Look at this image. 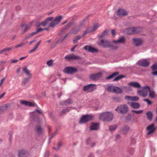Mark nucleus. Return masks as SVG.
I'll list each match as a JSON object with an SVG mask.
<instances>
[{
  "instance_id": "obj_1",
  "label": "nucleus",
  "mask_w": 157,
  "mask_h": 157,
  "mask_svg": "<svg viewBox=\"0 0 157 157\" xmlns=\"http://www.w3.org/2000/svg\"><path fill=\"white\" fill-rule=\"evenodd\" d=\"M113 114L110 112H105L100 114L99 118L103 121H111L113 119Z\"/></svg>"
},
{
  "instance_id": "obj_2",
  "label": "nucleus",
  "mask_w": 157,
  "mask_h": 157,
  "mask_svg": "<svg viewBox=\"0 0 157 157\" xmlns=\"http://www.w3.org/2000/svg\"><path fill=\"white\" fill-rule=\"evenodd\" d=\"M116 111L121 114H124L127 113L128 110V106L126 104L121 105L120 106L117 107L115 109Z\"/></svg>"
},
{
  "instance_id": "obj_3",
  "label": "nucleus",
  "mask_w": 157,
  "mask_h": 157,
  "mask_svg": "<svg viewBox=\"0 0 157 157\" xmlns=\"http://www.w3.org/2000/svg\"><path fill=\"white\" fill-rule=\"evenodd\" d=\"M78 71L77 68L72 67H67L64 68L63 72L68 74L72 75Z\"/></svg>"
},
{
  "instance_id": "obj_4",
  "label": "nucleus",
  "mask_w": 157,
  "mask_h": 157,
  "mask_svg": "<svg viewBox=\"0 0 157 157\" xmlns=\"http://www.w3.org/2000/svg\"><path fill=\"white\" fill-rule=\"evenodd\" d=\"M96 89V85L94 84H90L83 86L82 90L84 92H91Z\"/></svg>"
},
{
  "instance_id": "obj_5",
  "label": "nucleus",
  "mask_w": 157,
  "mask_h": 157,
  "mask_svg": "<svg viewBox=\"0 0 157 157\" xmlns=\"http://www.w3.org/2000/svg\"><path fill=\"white\" fill-rule=\"evenodd\" d=\"M62 19V17L61 15L57 16L55 19L53 20L50 24L48 27H51L53 28L56 25H58Z\"/></svg>"
},
{
  "instance_id": "obj_6",
  "label": "nucleus",
  "mask_w": 157,
  "mask_h": 157,
  "mask_svg": "<svg viewBox=\"0 0 157 157\" xmlns=\"http://www.w3.org/2000/svg\"><path fill=\"white\" fill-rule=\"evenodd\" d=\"M93 117L92 115H83L80 118L79 123L80 124H85L86 122L92 120Z\"/></svg>"
},
{
  "instance_id": "obj_7",
  "label": "nucleus",
  "mask_w": 157,
  "mask_h": 157,
  "mask_svg": "<svg viewBox=\"0 0 157 157\" xmlns=\"http://www.w3.org/2000/svg\"><path fill=\"white\" fill-rule=\"evenodd\" d=\"M150 90V87L148 86H146L143 87L142 90L138 91V94L139 95L141 96L144 97H145L147 95V91Z\"/></svg>"
},
{
  "instance_id": "obj_8",
  "label": "nucleus",
  "mask_w": 157,
  "mask_h": 157,
  "mask_svg": "<svg viewBox=\"0 0 157 157\" xmlns=\"http://www.w3.org/2000/svg\"><path fill=\"white\" fill-rule=\"evenodd\" d=\"M140 31V29L138 27H131L128 29L126 30V32L129 34L138 33Z\"/></svg>"
},
{
  "instance_id": "obj_9",
  "label": "nucleus",
  "mask_w": 157,
  "mask_h": 157,
  "mask_svg": "<svg viewBox=\"0 0 157 157\" xmlns=\"http://www.w3.org/2000/svg\"><path fill=\"white\" fill-rule=\"evenodd\" d=\"M36 113L39 114L43 115V112L41 110L38 109L35 110L32 113V115H31L32 118L35 121L36 119L37 120H39V116L36 114Z\"/></svg>"
},
{
  "instance_id": "obj_10",
  "label": "nucleus",
  "mask_w": 157,
  "mask_h": 157,
  "mask_svg": "<svg viewBox=\"0 0 157 157\" xmlns=\"http://www.w3.org/2000/svg\"><path fill=\"white\" fill-rule=\"evenodd\" d=\"M137 64L144 67H147L149 66V63L146 59H142L137 62Z\"/></svg>"
},
{
  "instance_id": "obj_11",
  "label": "nucleus",
  "mask_w": 157,
  "mask_h": 157,
  "mask_svg": "<svg viewBox=\"0 0 157 157\" xmlns=\"http://www.w3.org/2000/svg\"><path fill=\"white\" fill-rule=\"evenodd\" d=\"M64 58L67 61L71 60H79L81 59V57L78 56H75L72 54L71 55L66 56Z\"/></svg>"
},
{
  "instance_id": "obj_12",
  "label": "nucleus",
  "mask_w": 157,
  "mask_h": 157,
  "mask_svg": "<svg viewBox=\"0 0 157 157\" xmlns=\"http://www.w3.org/2000/svg\"><path fill=\"white\" fill-rule=\"evenodd\" d=\"M102 75V73L101 72H99L95 74H92L90 76V78L92 80H96L101 78Z\"/></svg>"
},
{
  "instance_id": "obj_13",
  "label": "nucleus",
  "mask_w": 157,
  "mask_h": 157,
  "mask_svg": "<svg viewBox=\"0 0 157 157\" xmlns=\"http://www.w3.org/2000/svg\"><path fill=\"white\" fill-rule=\"evenodd\" d=\"M132 41L133 44L137 46L141 45L143 43L142 40L139 38H133Z\"/></svg>"
},
{
  "instance_id": "obj_14",
  "label": "nucleus",
  "mask_w": 157,
  "mask_h": 157,
  "mask_svg": "<svg viewBox=\"0 0 157 157\" xmlns=\"http://www.w3.org/2000/svg\"><path fill=\"white\" fill-rule=\"evenodd\" d=\"M84 49L92 53L97 52H98V50L97 49L88 45L85 46L84 47Z\"/></svg>"
},
{
  "instance_id": "obj_15",
  "label": "nucleus",
  "mask_w": 157,
  "mask_h": 157,
  "mask_svg": "<svg viewBox=\"0 0 157 157\" xmlns=\"http://www.w3.org/2000/svg\"><path fill=\"white\" fill-rule=\"evenodd\" d=\"M99 45L102 46L103 47L107 48L108 47L107 46L108 45H110V44L108 41L106 40H102L101 41L98 43Z\"/></svg>"
},
{
  "instance_id": "obj_16",
  "label": "nucleus",
  "mask_w": 157,
  "mask_h": 157,
  "mask_svg": "<svg viewBox=\"0 0 157 157\" xmlns=\"http://www.w3.org/2000/svg\"><path fill=\"white\" fill-rule=\"evenodd\" d=\"M147 130L149 131L147 133V135H149L153 133L155 130V128L154 127V125L152 124L148 126L147 128Z\"/></svg>"
},
{
  "instance_id": "obj_17",
  "label": "nucleus",
  "mask_w": 157,
  "mask_h": 157,
  "mask_svg": "<svg viewBox=\"0 0 157 157\" xmlns=\"http://www.w3.org/2000/svg\"><path fill=\"white\" fill-rule=\"evenodd\" d=\"M18 157H27L29 154L27 151L24 150H21L18 152Z\"/></svg>"
},
{
  "instance_id": "obj_18",
  "label": "nucleus",
  "mask_w": 157,
  "mask_h": 157,
  "mask_svg": "<svg viewBox=\"0 0 157 157\" xmlns=\"http://www.w3.org/2000/svg\"><path fill=\"white\" fill-rule=\"evenodd\" d=\"M118 16L122 17L127 15V12L124 10L122 9H119L117 12Z\"/></svg>"
},
{
  "instance_id": "obj_19",
  "label": "nucleus",
  "mask_w": 157,
  "mask_h": 157,
  "mask_svg": "<svg viewBox=\"0 0 157 157\" xmlns=\"http://www.w3.org/2000/svg\"><path fill=\"white\" fill-rule=\"evenodd\" d=\"M35 131L39 135L42 134L44 131V129L40 125H37L35 127Z\"/></svg>"
},
{
  "instance_id": "obj_20",
  "label": "nucleus",
  "mask_w": 157,
  "mask_h": 157,
  "mask_svg": "<svg viewBox=\"0 0 157 157\" xmlns=\"http://www.w3.org/2000/svg\"><path fill=\"white\" fill-rule=\"evenodd\" d=\"M53 18L52 17H48L45 19V20L41 22V25L43 26H45L49 24V22L52 20Z\"/></svg>"
},
{
  "instance_id": "obj_21",
  "label": "nucleus",
  "mask_w": 157,
  "mask_h": 157,
  "mask_svg": "<svg viewBox=\"0 0 157 157\" xmlns=\"http://www.w3.org/2000/svg\"><path fill=\"white\" fill-rule=\"evenodd\" d=\"M99 128V125L98 123H92L90 126V130H98Z\"/></svg>"
},
{
  "instance_id": "obj_22",
  "label": "nucleus",
  "mask_w": 157,
  "mask_h": 157,
  "mask_svg": "<svg viewBox=\"0 0 157 157\" xmlns=\"http://www.w3.org/2000/svg\"><path fill=\"white\" fill-rule=\"evenodd\" d=\"M20 103L22 105H27L30 107H33L35 106L36 104L31 102L27 101L21 100L20 101Z\"/></svg>"
},
{
  "instance_id": "obj_23",
  "label": "nucleus",
  "mask_w": 157,
  "mask_h": 157,
  "mask_svg": "<svg viewBox=\"0 0 157 157\" xmlns=\"http://www.w3.org/2000/svg\"><path fill=\"white\" fill-rule=\"evenodd\" d=\"M128 104L132 108L135 109H138L140 107V104L137 102H128Z\"/></svg>"
},
{
  "instance_id": "obj_24",
  "label": "nucleus",
  "mask_w": 157,
  "mask_h": 157,
  "mask_svg": "<svg viewBox=\"0 0 157 157\" xmlns=\"http://www.w3.org/2000/svg\"><path fill=\"white\" fill-rule=\"evenodd\" d=\"M129 130V127L127 125H124L120 130V132L123 134H127Z\"/></svg>"
},
{
  "instance_id": "obj_25",
  "label": "nucleus",
  "mask_w": 157,
  "mask_h": 157,
  "mask_svg": "<svg viewBox=\"0 0 157 157\" xmlns=\"http://www.w3.org/2000/svg\"><path fill=\"white\" fill-rule=\"evenodd\" d=\"M125 99L127 100L131 101H136L139 100V98L137 96L131 97L126 96L125 97Z\"/></svg>"
},
{
  "instance_id": "obj_26",
  "label": "nucleus",
  "mask_w": 157,
  "mask_h": 157,
  "mask_svg": "<svg viewBox=\"0 0 157 157\" xmlns=\"http://www.w3.org/2000/svg\"><path fill=\"white\" fill-rule=\"evenodd\" d=\"M72 103V100L71 99H68L67 100L63 101L60 102V105H68Z\"/></svg>"
},
{
  "instance_id": "obj_27",
  "label": "nucleus",
  "mask_w": 157,
  "mask_h": 157,
  "mask_svg": "<svg viewBox=\"0 0 157 157\" xmlns=\"http://www.w3.org/2000/svg\"><path fill=\"white\" fill-rule=\"evenodd\" d=\"M128 84L135 88H140L141 87L140 84L137 82H131L128 83Z\"/></svg>"
},
{
  "instance_id": "obj_28",
  "label": "nucleus",
  "mask_w": 157,
  "mask_h": 157,
  "mask_svg": "<svg viewBox=\"0 0 157 157\" xmlns=\"http://www.w3.org/2000/svg\"><path fill=\"white\" fill-rule=\"evenodd\" d=\"M78 27V28L75 27L72 28L70 31L69 33L71 34H76L78 33L80 30Z\"/></svg>"
},
{
  "instance_id": "obj_29",
  "label": "nucleus",
  "mask_w": 157,
  "mask_h": 157,
  "mask_svg": "<svg viewBox=\"0 0 157 157\" xmlns=\"http://www.w3.org/2000/svg\"><path fill=\"white\" fill-rule=\"evenodd\" d=\"M125 39L124 37L123 36H122L120 37L118 40H114L113 41V43L117 44L118 43H123L125 41Z\"/></svg>"
},
{
  "instance_id": "obj_30",
  "label": "nucleus",
  "mask_w": 157,
  "mask_h": 157,
  "mask_svg": "<svg viewBox=\"0 0 157 157\" xmlns=\"http://www.w3.org/2000/svg\"><path fill=\"white\" fill-rule=\"evenodd\" d=\"M23 71L29 77V78H31V75L30 73V71L26 67H25L23 69Z\"/></svg>"
},
{
  "instance_id": "obj_31",
  "label": "nucleus",
  "mask_w": 157,
  "mask_h": 157,
  "mask_svg": "<svg viewBox=\"0 0 157 157\" xmlns=\"http://www.w3.org/2000/svg\"><path fill=\"white\" fill-rule=\"evenodd\" d=\"M149 91V96L152 99L154 98L155 96V91L153 90H151L150 88V90H148Z\"/></svg>"
},
{
  "instance_id": "obj_32",
  "label": "nucleus",
  "mask_w": 157,
  "mask_h": 157,
  "mask_svg": "<svg viewBox=\"0 0 157 157\" xmlns=\"http://www.w3.org/2000/svg\"><path fill=\"white\" fill-rule=\"evenodd\" d=\"M114 93L117 94H121L122 93V90L121 88L115 86Z\"/></svg>"
},
{
  "instance_id": "obj_33",
  "label": "nucleus",
  "mask_w": 157,
  "mask_h": 157,
  "mask_svg": "<svg viewBox=\"0 0 157 157\" xmlns=\"http://www.w3.org/2000/svg\"><path fill=\"white\" fill-rule=\"evenodd\" d=\"M100 25L98 24H94V25L93 27H90V31L91 32H93L94 31H95V30H96L100 26Z\"/></svg>"
},
{
  "instance_id": "obj_34",
  "label": "nucleus",
  "mask_w": 157,
  "mask_h": 157,
  "mask_svg": "<svg viewBox=\"0 0 157 157\" xmlns=\"http://www.w3.org/2000/svg\"><path fill=\"white\" fill-rule=\"evenodd\" d=\"M119 74V73L118 72H115L113 73L111 75H110L109 76L107 77L106 78V79L108 80V79H111L112 78H114V77H116V76H117Z\"/></svg>"
},
{
  "instance_id": "obj_35",
  "label": "nucleus",
  "mask_w": 157,
  "mask_h": 157,
  "mask_svg": "<svg viewBox=\"0 0 157 157\" xmlns=\"http://www.w3.org/2000/svg\"><path fill=\"white\" fill-rule=\"evenodd\" d=\"M71 107H67L64 109L62 110L60 113V114L62 115L64 114H65L68 113L71 109Z\"/></svg>"
},
{
  "instance_id": "obj_36",
  "label": "nucleus",
  "mask_w": 157,
  "mask_h": 157,
  "mask_svg": "<svg viewBox=\"0 0 157 157\" xmlns=\"http://www.w3.org/2000/svg\"><path fill=\"white\" fill-rule=\"evenodd\" d=\"M8 106L6 105H4L0 107V113H1L6 110L7 109Z\"/></svg>"
},
{
  "instance_id": "obj_37",
  "label": "nucleus",
  "mask_w": 157,
  "mask_h": 157,
  "mask_svg": "<svg viewBox=\"0 0 157 157\" xmlns=\"http://www.w3.org/2000/svg\"><path fill=\"white\" fill-rule=\"evenodd\" d=\"M147 118L149 121H151L152 119V114L150 111H149L146 113Z\"/></svg>"
},
{
  "instance_id": "obj_38",
  "label": "nucleus",
  "mask_w": 157,
  "mask_h": 157,
  "mask_svg": "<svg viewBox=\"0 0 157 157\" xmlns=\"http://www.w3.org/2000/svg\"><path fill=\"white\" fill-rule=\"evenodd\" d=\"M115 86H108L106 88V90L110 92H114V90Z\"/></svg>"
},
{
  "instance_id": "obj_39",
  "label": "nucleus",
  "mask_w": 157,
  "mask_h": 157,
  "mask_svg": "<svg viewBox=\"0 0 157 157\" xmlns=\"http://www.w3.org/2000/svg\"><path fill=\"white\" fill-rule=\"evenodd\" d=\"M107 46L108 47V48H110V50H116L117 49L118 47L117 45H113L111 44L110 45H108Z\"/></svg>"
},
{
  "instance_id": "obj_40",
  "label": "nucleus",
  "mask_w": 157,
  "mask_h": 157,
  "mask_svg": "<svg viewBox=\"0 0 157 157\" xmlns=\"http://www.w3.org/2000/svg\"><path fill=\"white\" fill-rule=\"evenodd\" d=\"M29 81V78H25L22 83H21V85L22 86H25V85Z\"/></svg>"
},
{
  "instance_id": "obj_41",
  "label": "nucleus",
  "mask_w": 157,
  "mask_h": 157,
  "mask_svg": "<svg viewBox=\"0 0 157 157\" xmlns=\"http://www.w3.org/2000/svg\"><path fill=\"white\" fill-rule=\"evenodd\" d=\"M86 19H84L81 21L79 25L78 28L80 29H81L85 24Z\"/></svg>"
},
{
  "instance_id": "obj_42",
  "label": "nucleus",
  "mask_w": 157,
  "mask_h": 157,
  "mask_svg": "<svg viewBox=\"0 0 157 157\" xmlns=\"http://www.w3.org/2000/svg\"><path fill=\"white\" fill-rule=\"evenodd\" d=\"M48 67H51L53 66V61L52 59H51L48 61L46 63Z\"/></svg>"
},
{
  "instance_id": "obj_43",
  "label": "nucleus",
  "mask_w": 157,
  "mask_h": 157,
  "mask_svg": "<svg viewBox=\"0 0 157 157\" xmlns=\"http://www.w3.org/2000/svg\"><path fill=\"white\" fill-rule=\"evenodd\" d=\"M34 35H35V33H34V32H33L31 34L26 36L25 38V40H27L29 39L30 38L32 37Z\"/></svg>"
},
{
  "instance_id": "obj_44",
  "label": "nucleus",
  "mask_w": 157,
  "mask_h": 157,
  "mask_svg": "<svg viewBox=\"0 0 157 157\" xmlns=\"http://www.w3.org/2000/svg\"><path fill=\"white\" fill-rule=\"evenodd\" d=\"M143 112V110H132L131 112L132 113H134L136 114H140L142 113Z\"/></svg>"
},
{
  "instance_id": "obj_45",
  "label": "nucleus",
  "mask_w": 157,
  "mask_h": 157,
  "mask_svg": "<svg viewBox=\"0 0 157 157\" xmlns=\"http://www.w3.org/2000/svg\"><path fill=\"white\" fill-rule=\"evenodd\" d=\"M124 77V76L122 75H120L119 76H117V77L115 78L114 79H113V81H117L119 80L122 78H123Z\"/></svg>"
},
{
  "instance_id": "obj_46",
  "label": "nucleus",
  "mask_w": 157,
  "mask_h": 157,
  "mask_svg": "<svg viewBox=\"0 0 157 157\" xmlns=\"http://www.w3.org/2000/svg\"><path fill=\"white\" fill-rule=\"evenodd\" d=\"M66 32V30L63 29L60 32L58 33V35L62 37Z\"/></svg>"
},
{
  "instance_id": "obj_47",
  "label": "nucleus",
  "mask_w": 157,
  "mask_h": 157,
  "mask_svg": "<svg viewBox=\"0 0 157 157\" xmlns=\"http://www.w3.org/2000/svg\"><path fill=\"white\" fill-rule=\"evenodd\" d=\"M81 38V36H77L73 40V42L74 43H75L78 41V40H79Z\"/></svg>"
},
{
  "instance_id": "obj_48",
  "label": "nucleus",
  "mask_w": 157,
  "mask_h": 157,
  "mask_svg": "<svg viewBox=\"0 0 157 157\" xmlns=\"http://www.w3.org/2000/svg\"><path fill=\"white\" fill-rule=\"evenodd\" d=\"M90 29V27H88L87 28V29L84 32V33H83L82 36H84L86 34L89 33H91Z\"/></svg>"
},
{
  "instance_id": "obj_49",
  "label": "nucleus",
  "mask_w": 157,
  "mask_h": 157,
  "mask_svg": "<svg viewBox=\"0 0 157 157\" xmlns=\"http://www.w3.org/2000/svg\"><path fill=\"white\" fill-rule=\"evenodd\" d=\"M90 29V27H88L87 28V29L84 32V33H83L82 36H84L86 34L89 33H91Z\"/></svg>"
},
{
  "instance_id": "obj_50",
  "label": "nucleus",
  "mask_w": 157,
  "mask_h": 157,
  "mask_svg": "<svg viewBox=\"0 0 157 157\" xmlns=\"http://www.w3.org/2000/svg\"><path fill=\"white\" fill-rule=\"evenodd\" d=\"M72 24V22H70L67 25H66L63 29L66 30L67 29H68L70 28Z\"/></svg>"
},
{
  "instance_id": "obj_51",
  "label": "nucleus",
  "mask_w": 157,
  "mask_h": 157,
  "mask_svg": "<svg viewBox=\"0 0 157 157\" xmlns=\"http://www.w3.org/2000/svg\"><path fill=\"white\" fill-rule=\"evenodd\" d=\"M116 125H113L109 127V130L110 131L112 132L114 131L117 128Z\"/></svg>"
},
{
  "instance_id": "obj_52",
  "label": "nucleus",
  "mask_w": 157,
  "mask_h": 157,
  "mask_svg": "<svg viewBox=\"0 0 157 157\" xmlns=\"http://www.w3.org/2000/svg\"><path fill=\"white\" fill-rule=\"evenodd\" d=\"M11 49V48H6L0 51V54L3 52L9 51Z\"/></svg>"
},
{
  "instance_id": "obj_53",
  "label": "nucleus",
  "mask_w": 157,
  "mask_h": 157,
  "mask_svg": "<svg viewBox=\"0 0 157 157\" xmlns=\"http://www.w3.org/2000/svg\"><path fill=\"white\" fill-rule=\"evenodd\" d=\"M152 71H155L157 70V64H154L151 67Z\"/></svg>"
},
{
  "instance_id": "obj_54",
  "label": "nucleus",
  "mask_w": 157,
  "mask_h": 157,
  "mask_svg": "<svg viewBox=\"0 0 157 157\" xmlns=\"http://www.w3.org/2000/svg\"><path fill=\"white\" fill-rule=\"evenodd\" d=\"M31 27V25H25V29H24V33H25L28 30H29Z\"/></svg>"
},
{
  "instance_id": "obj_55",
  "label": "nucleus",
  "mask_w": 157,
  "mask_h": 157,
  "mask_svg": "<svg viewBox=\"0 0 157 157\" xmlns=\"http://www.w3.org/2000/svg\"><path fill=\"white\" fill-rule=\"evenodd\" d=\"M128 151L129 153L131 155L134 152V150L132 148H128Z\"/></svg>"
},
{
  "instance_id": "obj_56",
  "label": "nucleus",
  "mask_w": 157,
  "mask_h": 157,
  "mask_svg": "<svg viewBox=\"0 0 157 157\" xmlns=\"http://www.w3.org/2000/svg\"><path fill=\"white\" fill-rule=\"evenodd\" d=\"M41 42V41L40 40L37 43V44L35 45V47L34 48L36 50L37 49L38 46L40 45Z\"/></svg>"
},
{
  "instance_id": "obj_57",
  "label": "nucleus",
  "mask_w": 157,
  "mask_h": 157,
  "mask_svg": "<svg viewBox=\"0 0 157 157\" xmlns=\"http://www.w3.org/2000/svg\"><path fill=\"white\" fill-rule=\"evenodd\" d=\"M43 30H44L43 29L40 28L39 29H37L36 31L34 32V33H35V34L36 35L37 33L40 32Z\"/></svg>"
},
{
  "instance_id": "obj_58",
  "label": "nucleus",
  "mask_w": 157,
  "mask_h": 157,
  "mask_svg": "<svg viewBox=\"0 0 157 157\" xmlns=\"http://www.w3.org/2000/svg\"><path fill=\"white\" fill-rule=\"evenodd\" d=\"M56 133H57V132L56 131L55 132L52 134V135H51V136L49 138V143H50L51 139L52 137H53L56 134Z\"/></svg>"
},
{
  "instance_id": "obj_59",
  "label": "nucleus",
  "mask_w": 157,
  "mask_h": 157,
  "mask_svg": "<svg viewBox=\"0 0 157 157\" xmlns=\"http://www.w3.org/2000/svg\"><path fill=\"white\" fill-rule=\"evenodd\" d=\"M68 33H67V34L64 36V37L63 38H61V39H59V42H62V41H63L64 40V39L67 36H68Z\"/></svg>"
},
{
  "instance_id": "obj_60",
  "label": "nucleus",
  "mask_w": 157,
  "mask_h": 157,
  "mask_svg": "<svg viewBox=\"0 0 157 157\" xmlns=\"http://www.w3.org/2000/svg\"><path fill=\"white\" fill-rule=\"evenodd\" d=\"M24 45V44H23V43L20 44H18V45H17L15 46V47H14V49H15V48H18L20 47H22Z\"/></svg>"
},
{
  "instance_id": "obj_61",
  "label": "nucleus",
  "mask_w": 157,
  "mask_h": 157,
  "mask_svg": "<svg viewBox=\"0 0 157 157\" xmlns=\"http://www.w3.org/2000/svg\"><path fill=\"white\" fill-rule=\"evenodd\" d=\"M144 101L147 102L148 105H150L152 104V102L147 99H144L143 100Z\"/></svg>"
},
{
  "instance_id": "obj_62",
  "label": "nucleus",
  "mask_w": 157,
  "mask_h": 157,
  "mask_svg": "<svg viewBox=\"0 0 157 157\" xmlns=\"http://www.w3.org/2000/svg\"><path fill=\"white\" fill-rule=\"evenodd\" d=\"M18 61L17 59H13L11 61L10 63H16Z\"/></svg>"
},
{
  "instance_id": "obj_63",
  "label": "nucleus",
  "mask_w": 157,
  "mask_h": 157,
  "mask_svg": "<svg viewBox=\"0 0 157 157\" xmlns=\"http://www.w3.org/2000/svg\"><path fill=\"white\" fill-rule=\"evenodd\" d=\"M62 143L60 142H59L58 143V144L57 145V146L58 148L59 149L60 147L62 146Z\"/></svg>"
},
{
  "instance_id": "obj_64",
  "label": "nucleus",
  "mask_w": 157,
  "mask_h": 157,
  "mask_svg": "<svg viewBox=\"0 0 157 157\" xmlns=\"http://www.w3.org/2000/svg\"><path fill=\"white\" fill-rule=\"evenodd\" d=\"M49 155V152L48 151H46L45 153V157H48Z\"/></svg>"
}]
</instances>
